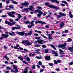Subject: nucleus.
Returning a JSON list of instances; mask_svg holds the SVG:
<instances>
[{"label":"nucleus","mask_w":73,"mask_h":73,"mask_svg":"<svg viewBox=\"0 0 73 73\" xmlns=\"http://www.w3.org/2000/svg\"><path fill=\"white\" fill-rule=\"evenodd\" d=\"M35 58H37V59H42L43 58H42V56H40V57H39L38 56H36L35 57Z\"/></svg>","instance_id":"26"},{"label":"nucleus","mask_w":73,"mask_h":73,"mask_svg":"<svg viewBox=\"0 0 73 73\" xmlns=\"http://www.w3.org/2000/svg\"><path fill=\"white\" fill-rule=\"evenodd\" d=\"M50 1L52 3H54V2H56V4H60V2L57 0H50Z\"/></svg>","instance_id":"13"},{"label":"nucleus","mask_w":73,"mask_h":73,"mask_svg":"<svg viewBox=\"0 0 73 73\" xmlns=\"http://www.w3.org/2000/svg\"><path fill=\"white\" fill-rule=\"evenodd\" d=\"M28 27L30 29V28H32V26H31V25H29L28 26Z\"/></svg>","instance_id":"49"},{"label":"nucleus","mask_w":73,"mask_h":73,"mask_svg":"<svg viewBox=\"0 0 73 73\" xmlns=\"http://www.w3.org/2000/svg\"><path fill=\"white\" fill-rule=\"evenodd\" d=\"M50 46H51V47L52 48H53V49H55V50H56V47H55L54 46L53 44H50Z\"/></svg>","instance_id":"21"},{"label":"nucleus","mask_w":73,"mask_h":73,"mask_svg":"<svg viewBox=\"0 0 73 73\" xmlns=\"http://www.w3.org/2000/svg\"><path fill=\"white\" fill-rule=\"evenodd\" d=\"M66 46V43H64L62 45H59L58 46V48H63V49H65V46Z\"/></svg>","instance_id":"6"},{"label":"nucleus","mask_w":73,"mask_h":73,"mask_svg":"<svg viewBox=\"0 0 73 73\" xmlns=\"http://www.w3.org/2000/svg\"><path fill=\"white\" fill-rule=\"evenodd\" d=\"M59 51L60 52V54H63V52H64V51L62 50L61 49H59Z\"/></svg>","instance_id":"29"},{"label":"nucleus","mask_w":73,"mask_h":73,"mask_svg":"<svg viewBox=\"0 0 73 73\" xmlns=\"http://www.w3.org/2000/svg\"><path fill=\"white\" fill-rule=\"evenodd\" d=\"M26 60L28 62H30V60H31V58H30L29 57H27L26 58Z\"/></svg>","instance_id":"30"},{"label":"nucleus","mask_w":73,"mask_h":73,"mask_svg":"<svg viewBox=\"0 0 73 73\" xmlns=\"http://www.w3.org/2000/svg\"><path fill=\"white\" fill-rule=\"evenodd\" d=\"M48 7L50 8H54V9H57L58 7L56 6H54V5H50L48 6Z\"/></svg>","instance_id":"10"},{"label":"nucleus","mask_w":73,"mask_h":73,"mask_svg":"<svg viewBox=\"0 0 73 73\" xmlns=\"http://www.w3.org/2000/svg\"><path fill=\"white\" fill-rule=\"evenodd\" d=\"M45 52L46 53H47L48 52V49H45Z\"/></svg>","instance_id":"47"},{"label":"nucleus","mask_w":73,"mask_h":73,"mask_svg":"<svg viewBox=\"0 0 73 73\" xmlns=\"http://www.w3.org/2000/svg\"><path fill=\"white\" fill-rule=\"evenodd\" d=\"M9 34L10 35H11V36H13V35L12 33H9Z\"/></svg>","instance_id":"52"},{"label":"nucleus","mask_w":73,"mask_h":73,"mask_svg":"<svg viewBox=\"0 0 73 73\" xmlns=\"http://www.w3.org/2000/svg\"><path fill=\"white\" fill-rule=\"evenodd\" d=\"M38 63L39 64V65H42V62H41V61H39L38 62Z\"/></svg>","instance_id":"36"},{"label":"nucleus","mask_w":73,"mask_h":73,"mask_svg":"<svg viewBox=\"0 0 73 73\" xmlns=\"http://www.w3.org/2000/svg\"><path fill=\"white\" fill-rule=\"evenodd\" d=\"M37 8H38V9H42V7H37Z\"/></svg>","instance_id":"59"},{"label":"nucleus","mask_w":73,"mask_h":73,"mask_svg":"<svg viewBox=\"0 0 73 73\" xmlns=\"http://www.w3.org/2000/svg\"><path fill=\"white\" fill-rule=\"evenodd\" d=\"M59 15H57V18H60V17H62V16H66V14L65 13H62L61 12H59Z\"/></svg>","instance_id":"4"},{"label":"nucleus","mask_w":73,"mask_h":73,"mask_svg":"<svg viewBox=\"0 0 73 73\" xmlns=\"http://www.w3.org/2000/svg\"><path fill=\"white\" fill-rule=\"evenodd\" d=\"M22 43L26 46H27V45L30 46V45H31V44H32V43L30 42L28 40H24L22 42Z\"/></svg>","instance_id":"1"},{"label":"nucleus","mask_w":73,"mask_h":73,"mask_svg":"<svg viewBox=\"0 0 73 73\" xmlns=\"http://www.w3.org/2000/svg\"><path fill=\"white\" fill-rule=\"evenodd\" d=\"M49 65L50 66H53V63H49Z\"/></svg>","instance_id":"55"},{"label":"nucleus","mask_w":73,"mask_h":73,"mask_svg":"<svg viewBox=\"0 0 73 73\" xmlns=\"http://www.w3.org/2000/svg\"><path fill=\"white\" fill-rule=\"evenodd\" d=\"M33 31H30V32L29 33H25V36H28V35H29V36H31V35H32V34H33Z\"/></svg>","instance_id":"7"},{"label":"nucleus","mask_w":73,"mask_h":73,"mask_svg":"<svg viewBox=\"0 0 73 73\" xmlns=\"http://www.w3.org/2000/svg\"><path fill=\"white\" fill-rule=\"evenodd\" d=\"M2 36H3L4 38H7V37H8L9 35H8L2 34Z\"/></svg>","instance_id":"17"},{"label":"nucleus","mask_w":73,"mask_h":73,"mask_svg":"<svg viewBox=\"0 0 73 73\" xmlns=\"http://www.w3.org/2000/svg\"><path fill=\"white\" fill-rule=\"evenodd\" d=\"M32 68L33 69H35L36 68L35 67V64L33 65Z\"/></svg>","instance_id":"39"},{"label":"nucleus","mask_w":73,"mask_h":73,"mask_svg":"<svg viewBox=\"0 0 73 73\" xmlns=\"http://www.w3.org/2000/svg\"><path fill=\"white\" fill-rule=\"evenodd\" d=\"M52 54H55L54 56H58V54L56 52H52Z\"/></svg>","instance_id":"22"},{"label":"nucleus","mask_w":73,"mask_h":73,"mask_svg":"<svg viewBox=\"0 0 73 73\" xmlns=\"http://www.w3.org/2000/svg\"><path fill=\"white\" fill-rule=\"evenodd\" d=\"M16 12H14V11H11L10 13H8V16H11L12 17H13V18H15V16L13 15L16 14Z\"/></svg>","instance_id":"3"},{"label":"nucleus","mask_w":73,"mask_h":73,"mask_svg":"<svg viewBox=\"0 0 73 73\" xmlns=\"http://www.w3.org/2000/svg\"><path fill=\"white\" fill-rule=\"evenodd\" d=\"M22 5H28L29 4V3L28 2H25V3H21Z\"/></svg>","instance_id":"14"},{"label":"nucleus","mask_w":73,"mask_h":73,"mask_svg":"<svg viewBox=\"0 0 73 73\" xmlns=\"http://www.w3.org/2000/svg\"><path fill=\"white\" fill-rule=\"evenodd\" d=\"M20 45L19 44H17L16 45V46H14V48L15 49H20V48H18V47H19Z\"/></svg>","instance_id":"18"},{"label":"nucleus","mask_w":73,"mask_h":73,"mask_svg":"<svg viewBox=\"0 0 73 73\" xmlns=\"http://www.w3.org/2000/svg\"><path fill=\"white\" fill-rule=\"evenodd\" d=\"M69 14L70 15V18H73V15L72 14V11H70L69 12Z\"/></svg>","instance_id":"23"},{"label":"nucleus","mask_w":73,"mask_h":73,"mask_svg":"<svg viewBox=\"0 0 73 73\" xmlns=\"http://www.w3.org/2000/svg\"><path fill=\"white\" fill-rule=\"evenodd\" d=\"M43 41L44 42V43L46 42H47L46 41H45L42 39H40L39 40H38V42L40 44H43L44 42H43Z\"/></svg>","instance_id":"8"},{"label":"nucleus","mask_w":73,"mask_h":73,"mask_svg":"<svg viewBox=\"0 0 73 73\" xmlns=\"http://www.w3.org/2000/svg\"><path fill=\"white\" fill-rule=\"evenodd\" d=\"M18 17L19 19H20L22 17V16H21V15L20 14H18Z\"/></svg>","instance_id":"31"},{"label":"nucleus","mask_w":73,"mask_h":73,"mask_svg":"<svg viewBox=\"0 0 73 73\" xmlns=\"http://www.w3.org/2000/svg\"><path fill=\"white\" fill-rule=\"evenodd\" d=\"M54 64H58V63L57 62V61H56V60H54Z\"/></svg>","instance_id":"37"},{"label":"nucleus","mask_w":73,"mask_h":73,"mask_svg":"<svg viewBox=\"0 0 73 73\" xmlns=\"http://www.w3.org/2000/svg\"><path fill=\"white\" fill-rule=\"evenodd\" d=\"M25 24H30V22L29 21H26L25 22Z\"/></svg>","instance_id":"50"},{"label":"nucleus","mask_w":73,"mask_h":73,"mask_svg":"<svg viewBox=\"0 0 73 73\" xmlns=\"http://www.w3.org/2000/svg\"><path fill=\"white\" fill-rule=\"evenodd\" d=\"M64 22H62L61 23L60 25V27L61 28H62L64 27Z\"/></svg>","instance_id":"19"},{"label":"nucleus","mask_w":73,"mask_h":73,"mask_svg":"<svg viewBox=\"0 0 73 73\" xmlns=\"http://www.w3.org/2000/svg\"><path fill=\"white\" fill-rule=\"evenodd\" d=\"M45 27L46 28H49V26L48 25H46L45 26Z\"/></svg>","instance_id":"56"},{"label":"nucleus","mask_w":73,"mask_h":73,"mask_svg":"<svg viewBox=\"0 0 73 73\" xmlns=\"http://www.w3.org/2000/svg\"><path fill=\"white\" fill-rule=\"evenodd\" d=\"M68 30H66L65 31V33H68Z\"/></svg>","instance_id":"58"},{"label":"nucleus","mask_w":73,"mask_h":73,"mask_svg":"<svg viewBox=\"0 0 73 73\" xmlns=\"http://www.w3.org/2000/svg\"><path fill=\"white\" fill-rule=\"evenodd\" d=\"M42 46L43 48H46V46L45 45H42Z\"/></svg>","instance_id":"43"},{"label":"nucleus","mask_w":73,"mask_h":73,"mask_svg":"<svg viewBox=\"0 0 73 73\" xmlns=\"http://www.w3.org/2000/svg\"><path fill=\"white\" fill-rule=\"evenodd\" d=\"M16 29V27H13L12 28V30H15V29Z\"/></svg>","instance_id":"54"},{"label":"nucleus","mask_w":73,"mask_h":73,"mask_svg":"<svg viewBox=\"0 0 73 73\" xmlns=\"http://www.w3.org/2000/svg\"><path fill=\"white\" fill-rule=\"evenodd\" d=\"M34 7L33 6H31L30 7V8H29V10H31L32 11H33V8Z\"/></svg>","instance_id":"25"},{"label":"nucleus","mask_w":73,"mask_h":73,"mask_svg":"<svg viewBox=\"0 0 73 73\" xmlns=\"http://www.w3.org/2000/svg\"><path fill=\"white\" fill-rule=\"evenodd\" d=\"M50 17V15H49L48 16H47V17H46V19H48L49 17Z\"/></svg>","instance_id":"42"},{"label":"nucleus","mask_w":73,"mask_h":73,"mask_svg":"<svg viewBox=\"0 0 73 73\" xmlns=\"http://www.w3.org/2000/svg\"><path fill=\"white\" fill-rule=\"evenodd\" d=\"M13 67L15 71V73H17V72H19V70H18V67L17 66L13 65Z\"/></svg>","instance_id":"5"},{"label":"nucleus","mask_w":73,"mask_h":73,"mask_svg":"<svg viewBox=\"0 0 73 73\" xmlns=\"http://www.w3.org/2000/svg\"><path fill=\"white\" fill-rule=\"evenodd\" d=\"M4 57H5V59H6V60H9V58L8 57H7V56L5 55L4 56Z\"/></svg>","instance_id":"38"},{"label":"nucleus","mask_w":73,"mask_h":73,"mask_svg":"<svg viewBox=\"0 0 73 73\" xmlns=\"http://www.w3.org/2000/svg\"><path fill=\"white\" fill-rule=\"evenodd\" d=\"M41 36L42 37H43L44 38H47V37H46L45 36H44V35H43L41 34Z\"/></svg>","instance_id":"41"},{"label":"nucleus","mask_w":73,"mask_h":73,"mask_svg":"<svg viewBox=\"0 0 73 73\" xmlns=\"http://www.w3.org/2000/svg\"><path fill=\"white\" fill-rule=\"evenodd\" d=\"M35 12H36V13H39V14L37 15V16L38 17H41V15H42L43 14V12H41V11L39 9H37L34 11Z\"/></svg>","instance_id":"2"},{"label":"nucleus","mask_w":73,"mask_h":73,"mask_svg":"<svg viewBox=\"0 0 73 73\" xmlns=\"http://www.w3.org/2000/svg\"><path fill=\"white\" fill-rule=\"evenodd\" d=\"M5 24H8V25H10V26L12 25V23L7 21H5Z\"/></svg>","instance_id":"11"},{"label":"nucleus","mask_w":73,"mask_h":73,"mask_svg":"<svg viewBox=\"0 0 73 73\" xmlns=\"http://www.w3.org/2000/svg\"><path fill=\"white\" fill-rule=\"evenodd\" d=\"M43 16H45L46 14H47V13L46 12H44V13H43Z\"/></svg>","instance_id":"40"},{"label":"nucleus","mask_w":73,"mask_h":73,"mask_svg":"<svg viewBox=\"0 0 73 73\" xmlns=\"http://www.w3.org/2000/svg\"><path fill=\"white\" fill-rule=\"evenodd\" d=\"M73 62L72 61L69 63V65H73Z\"/></svg>","instance_id":"53"},{"label":"nucleus","mask_w":73,"mask_h":73,"mask_svg":"<svg viewBox=\"0 0 73 73\" xmlns=\"http://www.w3.org/2000/svg\"><path fill=\"white\" fill-rule=\"evenodd\" d=\"M38 23H39V24H40V23H41L42 25L46 24V23H45V22H42V21H38Z\"/></svg>","instance_id":"15"},{"label":"nucleus","mask_w":73,"mask_h":73,"mask_svg":"<svg viewBox=\"0 0 73 73\" xmlns=\"http://www.w3.org/2000/svg\"><path fill=\"white\" fill-rule=\"evenodd\" d=\"M45 59L46 60H48V61H49L50 60V56H46L45 57Z\"/></svg>","instance_id":"16"},{"label":"nucleus","mask_w":73,"mask_h":73,"mask_svg":"<svg viewBox=\"0 0 73 73\" xmlns=\"http://www.w3.org/2000/svg\"><path fill=\"white\" fill-rule=\"evenodd\" d=\"M73 50V46L72 47H70L68 48V50H69L71 52H73V50Z\"/></svg>","instance_id":"24"},{"label":"nucleus","mask_w":73,"mask_h":73,"mask_svg":"<svg viewBox=\"0 0 73 73\" xmlns=\"http://www.w3.org/2000/svg\"><path fill=\"white\" fill-rule=\"evenodd\" d=\"M7 0L8 1H7L6 2V3L7 4H9V1H10V0ZM11 1H12V3H14V4H17V2L13 1H14V0H11Z\"/></svg>","instance_id":"12"},{"label":"nucleus","mask_w":73,"mask_h":73,"mask_svg":"<svg viewBox=\"0 0 73 73\" xmlns=\"http://www.w3.org/2000/svg\"><path fill=\"white\" fill-rule=\"evenodd\" d=\"M7 15H2L1 16L2 17H3V18H4L5 17H7Z\"/></svg>","instance_id":"44"},{"label":"nucleus","mask_w":73,"mask_h":73,"mask_svg":"<svg viewBox=\"0 0 73 73\" xmlns=\"http://www.w3.org/2000/svg\"><path fill=\"white\" fill-rule=\"evenodd\" d=\"M40 46L38 44H37L35 46V47H36L37 48H38V47H40Z\"/></svg>","instance_id":"51"},{"label":"nucleus","mask_w":73,"mask_h":73,"mask_svg":"<svg viewBox=\"0 0 73 73\" xmlns=\"http://www.w3.org/2000/svg\"><path fill=\"white\" fill-rule=\"evenodd\" d=\"M48 36L49 37L48 39L49 41H50V40H53V38L52 37V36H50V35H48Z\"/></svg>","instance_id":"20"},{"label":"nucleus","mask_w":73,"mask_h":73,"mask_svg":"<svg viewBox=\"0 0 73 73\" xmlns=\"http://www.w3.org/2000/svg\"><path fill=\"white\" fill-rule=\"evenodd\" d=\"M54 15H55L56 16H57V15H58V14L57 13H55L54 14Z\"/></svg>","instance_id":"61"},{"label":"nucleus","mask_w":73,"mask_h":73,"mask_svg":"<svg viewBox=\"0 0 73 73\" xmlns=\"http://www.w3.org/2000/svg\"><path fill=\"white\" fill-rule=\"evenodd\" d=\"M35 52H40V49L36 50H35Z\"/></svg>","instance_id":"62"},{"label":"nucleus","mask_w":73,"mask_h":73,"mask_svg":"<svg viewBox=\"0 0 73 73\" xmlns=\"http://www.w3.org/2000/svg\"><path fill=\"white\" fill-rule=\"evenodd\" d=\"M16 29H19L21 28V27H20L19 25H16Z\"/></svg>","instance_id":"28"},{"label":"nucleus","mask_w":73,"mask_h":73,"mask_svg":"<svg viewBox=\"0 0 73 73\" xmlns=\"http://www.w3.org/2000/svg\"><path fill=\"white\" fill-rule=\"evenodd\" d=\"M24 10L26 12H28V10H29V8H24Z\"/></svg>","instance_id":"27"},{"label":"nucleus","mask_w":73,"mask_h":73,"mask_svg":"<svg viewBox=\"0 0 73 73\" xmlns=\"http://www.w3.org/2000/svg\"><path fill=\"white\" fill-rule=\"evenodd\" d=\"M9 7L10 8H12V9H13L14 8L13 7V6H12V5H10L9 6Z\"/></svg>","instance_id":"48"},{"label":"nucleus","mask_w":73,"mask_h":73,"mask_svg":"<svg viewBox=\"0 0 73 73\" xmlns=\"http://www.w3.org/2000/svg\"><path fill=\"white\" fill-rule=\"evenodd\" d=\"M6 68L7 69H8L9 70H10L11 69V68L9 67H7Z\"/></svg>","instance_id":"60"},{"label":"nucleus","mask_w":73,"mask_h":73,"mask_svg":"<svg viewBox=\"0 0 73 73\" xmlns=\"http://www.w3.org/2000/svg\"><path fill=\"white\" fill-rule=\"evenodd\" d=\"M25 31H22L21 32H17V34H19V35H20V36H23L25 35Z\"/></svg>","instance_id":"9"},{"label":"nucleus","mask_w":73,"mask_h":73,"mask_svg":"<svg viewBox=\"0 0 73 73\" xmlns=\"http://www.w3.org/2000/svg\"><path fill=\"white\" fill-rule=\"evenodd\" d=\"M22 62L24 64H27V65H28V63H27V62H26V61H25L22 60Z\"/></svg>","instance_id":"34"},{"label":"nucleus","mask_w":73,"mask_h":73,"mask_svg":"<svg viewBox=\"0 0 73 73\" xmlns=\"http://www.w3.org/2000/svg\"><path fill=\"white\" fill-rule=\"evenodd\" d=\"M5 9H6V10H11V9H9V8H5Z\"/></svg>","instance_id":"64"},{"label":"nucleus","mask_w":73,"mask_h":73,"mask_svg":"<svg viewBox=\"0 0 73 73\" xmlns=\"http://www.w3.org/2000/svg\"><path fill=\"white\" fill-rule=\"evenodd\" d=\"M35 38L36 40H39V39H40V38H41V37H40V36H38V37H35Z\"/></svg>","instance_id":"35"},{"label":"nucleus","mask_w":73,"mask_h":73,"mask_svg":"<svg viewBox=\"0 0 73 73\" xmlns=\"http://www.w3.org/2000/svg\"><path fill=\"white\" fill-rule=\"evenodd\" d=\"M56 71H60V68H56L55 70Z\"/></svg>","instance_id":"46"},{"label":"nucleus","mask_w":73,"mask_h":73,"mask_svg":"<svg viewBox=\"0 0 73 73\" xmlns=\"http://www.w3.org/2000/svg\"><path fill=\"white\" fill-rule=\"evenodd\" d=\"M72 39L71 38H68L67 40V42H71V41H72Z\"/></svg>","instance_id":"32"},{"label":"nucleus","mask_w":73,"mask_h":73,"mask_svg":"<svg viewBox=\"0 0 73 73\" xmlns=\"http://www.w3.org/2000/svg\"><path fill=\"white\" fill-rule=\"evenodd\" d=\"M62 3H64V4H67V5H68V3H67L65 1H62Z\"/></svg>","instance_id":"33"},{"label":"nucleus","mask_w":73,"mask_h":73,"mask_svg":"<svg viewBox=\"0 0 73 73\" xmlns=\"http://www.w3.org/2000/svg\"><path fill=\"white\" fill-rule=\"evenodd\" d=\"M19 20H20V19H19V18L15 19V21H19Z\"/></svg>","instance_id":"45"},{"label":"nucleus","mask_w":73,"mask_h":73,"mask_svg":"<svg viewBox=\"0 0 73 73\" xmlns=\"http://www.w3.org/2000/svg\"><path fill=\"white\" fill-rule=\"evenodd\" d=\"M42 72H44V70L43 69H41L40 71V73H41Z\"/></svg>","instance_id":"63"},{"label":"nucleus","mask_w":73,"mask_h":73,"mask_svg":"<svg viewBox=\"0 0 73 73\" xmlns=\"http://www.w3.org/2000/svg\"><path fill=\"white\" fill-rule=\"evenodd\" d=\"M12 24V25H15V24H16V22H13Z\"/></svg>","instance_id":"57"}]
</instances>
